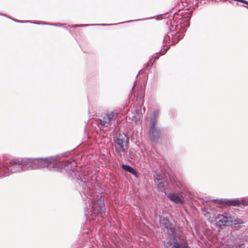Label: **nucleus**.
Wrapping results in <instances>:
<instances>
[{"label": "nucleus", "mask_w": 248, "mask_h": 248, "mask_svg": "<svg viewBox=\"0 0 248 248\" xmlns=\"http://www.w3.org/2000/svg\"><path fill=\"white\" fill-rule=\"evenodd\" d=\"M230 222H231L232 226L239 225L243 224V221L240 219H232L231 218Z\"/></svg>", "instance_id": "9d476101"}, {"label": "nucleus", "mask_w": 248, "mask_h": 248, "mask_svg": "<svg viewBox=\"0 0 248 248\" xmlns=\"http://www.w3.org/2000/svg\"><path fill=\"white\" fill-rule=\"evenodd\" d=\"M62 26H63V28H66V24H63Z\"/></svg>", "instance_id": "a211bd4d"}, {"label": "nucleus", "mask_w": 248, "mask_h": 248, "mask_svg": "<svg viewBox=\"0 0 248 248\" xmlns=\"http://www.w3.org/2000/svg\"><path fill=\"white\" fill-rule=\"evenodd\" d=\"M166 52V50L164 51L163 52V54H164Z\"/></svg>", "instance_id": "412c9836"}, {"label": "nucleus", "mask_w": 248, "mask_h": 248, "mask_svg": "<svg viewBox=\"0 0 248 248\" xmlns=\"http://www.w3.org/2000/svg\"><path fill=\"white\" fill-rule=\"evenodd\" d=\"M134 87H135V86L134 85V86L132 87V89H131V90H133L134 89Z\"/></svg>", "instance_id": "6ab92c4d"}, {"label": "nucleus", "mask_w": 248, "mask_h": 248, "mask_svg": "<svg viewBox=\"0 0 248 248\" xmlns=\"http://www.w3.org/2000/svg\"><path fill=\"white\" fill-rule=\"evenodd\" d=\"M154 58H155L154 61H155L156 60H157L158 58L157 57H155V56L154 57H152V58L149 60V62L146 64V65L143 68V70H146L147 69L148 67L149 66V63H152V59H154Z\"/></svg>", "instance_id": "ddd939ff"}, {"label": "nucleus", "mask_w": 248, "mask_h": 248, "mask_svg": "<svg viewBox=\"0 0 248 248\" xmlns=\"http://www.w3.org/2000/svg\"><path fill=\"white\" fill-rule=\"evenodd\" d=\"M158 134V132L156 130L155 127V125H152L151 127L150 131V135L154 136L155 135Z\"/></svg>", "instance_id": "f8f14e48"}, {"label": "nucleus", "mask_w": 248, "mask_h": 248, "mask_svg": "<svg viewBox=\"0 0 248 248\" xmlns=\"http://www.w3.org/2000/svg\"><path fill=\"white\" fill-rule=\"evenodd\" d=\"M100 212L102 213H103V212H104V210H103L102 208H100Z\"/></svg>", "instance_id": "dca6fc26"}, {"label": "nucleus", "mask_w": 248, "mask_h": 248, "mask_svg": "<svg viewBox=\"0 0 248 248\" xmlns=\"http://www.w3.org/2000/svg\"><path fill=\"white\" fill-rule=\"evenodd\" d=\"M120 111L113 110L109 113L103 114L98 118L99 121L96 124H112L115 123L117 117L119 114Z\"/></svg>", "instance_id": "7ed1b4c3"}, {"label": "nucleus", "mask_w": 248, "mask_h": 248, "mask_svg": "<svg viewBox=\"0 0 248 248\" xmlns=\"http://www.w3.org/2000/svg\"><path fill=\"white\" fill-rule=\"evenodd\" d=\"M89 24H79V25H76L74 26V27H85V26H89Z\"/></svg>", "instance_id": "2eb2a0df"}, {"label": "nucleus", "mask_w": 248, "mask_h": 248, "mask_svg": "<svg viewBox=\"0 0 248 248\" xmlns=\"http://www.w3.org/2000/svg\"><path fill=\"white\" fill-rule=\"evenodd\" d=\"M167 197L170 200L176 203H182L184 201V198L180 194H169L167 195Z\"/></svg>", "instance_id": "0eeeda50"}, {"label": "nucleus", "mask_w": 248, "mask_h": 248, "mask_svg": "<svg viewBox=\"0 0 248 248\" xmlns=\"http://www.w3.org/2000/svg\"><path fill=\"white\" fill-rule=\"evenodd\" d=\"M166 247L168 248H188L186 243H178L176 236H174L172 238H170L169 240L166 244Z\"/></svg>", "instance_id": "39448f33"}, {"label": "nucleus", "mask_w": 248, "mask_h": 248, "mask_svg": "<svg viewBox=\"0 0 248 248\" xmlns=\"http://www.w3.org/2000/svg\"><path fill=\"white\" fill-rule=\"evenodd\" d=\"M231 219V217H227L222 215H218L215 217V223L218 226L227 225V223H229Z\"/></svg>", "instance_id": "423d86ee"}, {"label": "nucleus", "mask_w": 248, "mask_h": 248, "mask_svg": "<svg viewBox=\"0 0 248 248\" xmlns=\"http://www.w3.org/2000/svg\"><path fill=\"white\" fill-rule=\"evenodd\" d=\"M233 202H237V201H233ZM238 202L239 203H240V201H238ZM238 204H239V203H238Z\"/></svg>", "instance_id": "aec40b11"}, {"label": "nucleus", "mask_w": 248, "mask_h": 248, "mask_svg": "<svg viewBox=\"0 0 248 248\" xmlns=\"http://www.w3.org/2000/svg\"><path fill=\"white\" fill-rule=\"evenodd\" d=\"M62 166L61 156L56 155L49 158H40L33 160L28 159L25 162L22 161L21 164H18L17 168H21L22 170L47 168L49 170L53 169L61 171Z\"/></svg>", "instance_id": "f257e3e1"}, {"label": "nucleus", "mask_w": 248, "mask_h": 248, "mask_svg": "<svg viewBox=\"0 0 248 248\" xmlns=\"http://www.w3.org/2000/svg\"><path fill=\"white\" fill-rule=\"evenodd\" d=\"M123 169L125 171H128L130 173H131V174H132L135 176L136 175V173L135 170L131 167L128 166V165H124Z\"/></svg>", "instance_id": "1a4fd4ad"}, {"label": "nucleus", "mask_w": 248, "mask_h": 248, "mask_svg": "<svg viewBox=\"0 0 248 248\" xmlns=\"http://www.w3.org/2000/svg\"><path fill=\"white\" fill-rule=\"evenodd\" d=\"M128 137L124 134L120 133L114 140V146L116 151L118 153L125 152L127 148Z\"/></svg>", "instance_id": "f03ea898"}, {"label": "nucleus", "mask_w": 248, "mask_h": 248, "mask_svg": "<svg viewBox=\"0 0 248 248\" xmlns=\"http://www.w3.org/2000/svg\"><path fill=\"white\" fill-rule=\"evenodd\" d=\"M183 37V34H177L173 31L168 32L164 37V42L166 44L174 45L182 39Z\"/></svg>", "instance_id": "20e7f679"}, {"label": "nucleus", "mask_w": 248, "mask_h": 248, "mask_svg": "<svg viewBox=\"0 0 248 248\" xmlns=\"http://www.w3.org/2000/svg\"><path fill=\"white\" fill-rule=\"evenodd\" d=\"M131 116H132V117H134V118H133V119L132 120V122H130V123H132V124H133V123H137V118L135 117V114H134V113H131Z\"/></svg>", "instance_id": "4468645a"}, {"label": "nucleus", "mask_w": 248, "mask_h": 248, "mask_svg": "<svg viewBox=\"0 0 248 248\" xmlns=\"http://www.w3.org/2000/svg\"><path fill=\"white\" fill-rule=\"evenodd\" d=\"M159 115V110L158 109L154 110L152 117L150 118V124H156L157 122Z\"/></svg>", "instance_id": "6e6552de"}, {"label": "nucleus", "mask_w": 248, "mask_h": 248, "mask_svg": "<svg viewBox=\"0 0 248 248\" xmlns=\"http://www.w3.org/2000/svg\"><path fill=\"white\" fill-rule=\"evenodd\" d=\"M18 171H19V170H12V172H16Z\"/></svg>", "instance_id": "f3484780"}, {"label": "nucleus", "mask_w": 248, "mask_h": 248, "mask_svg": "<svg viewBox=\"0 0 248 248\" xmlns=\"http://www.w3.org/2000/svg\"><path fill=\"white\" fill-rule=\"evenodd\" d=\"M169 223V220L165 217L161 218L160 220V223L161 225L163 226L165 228H168V224Z\"/></svg>", "instance_id": "9b49d317"}]
</instances>
